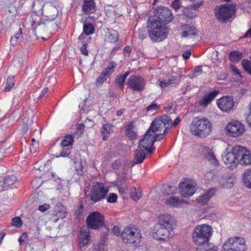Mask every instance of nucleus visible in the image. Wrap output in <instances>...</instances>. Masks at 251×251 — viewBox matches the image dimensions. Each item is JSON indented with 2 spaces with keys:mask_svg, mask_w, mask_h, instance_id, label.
Wrapping results in <instances>:
<instances>
[{
  "mask_svg": "<svg viewBox=\"0 0 251 251\" xmlns=\"http://www.w3.org/2000/svg\"><path fill=\"white\" fill-rule=\"evenodd\" d=\"M157 18L151 17L148 22V31L151 39L154 42H161L165 39L168 34L169 29L164 23L157 21Z\"/></svg>",
  "mask_w": 251,
  "mask_h": 251,
  "instance_id": "obj_1",
  "label": "nucleus"
},
{
  "mask_svg": "<svg viewBox=\"0 0 251 251\" xmlns=\"http://www.w3.org/2000/svg\"><path fill=\"white\" fill-rule=\"evenodd\" d=\"M212 131V123L207 118L204 117H195L190 126V132L193 135L200 138L208 136Z\"/></svg>",
  "mask_w": 251,
  "mask_h": 251,
  "instance_id": "obj_2",
  "label": "nucleus"
},
{
  "mask_svg": "<svg viewBox=\"0 0 251 251\" xmlns=\"http://www.w3.org/2000/svg\"><path fill=\"white\" fill-rule=\"evenodd\" d=\"M212 226L207 224L197 226L192 233L193 242L197 245H201L209 241L213 234Z\"/></svg>",
  "mask_w": 251,
  "mask_h": 251,
  "instance_id": "obj_3",
  "label": "nucleus"
},
{
  "mask_svg": "<svg viewBox=\"0 0 251 251\" xmlns=\"http://www.w3.org/2000/svg\"><path fill=\"white\" fill-rule=\"evenodd\" d=\"M123 241L126 244L138 247L141 243L142 234L140 229L135 226L125 227L121 234Z\"/></svg>",
  "mask_w": 251,
  "mask_h": 251,
  "instance_id": "obj_4",
  "label": "nucleus"
},
{
  "mask_svg": "<svg viewBox=\"0 0 251 251\" xmlns=\"http://www.w3.org/2000/svg\"><path fill=\"white\" fill-rule=\"evenodd\" d=\"M236 12V4H223L217 5L214 8L216 19L221 23H226L233 18Z\"/></svg>",
  "mask_w": 251,
  "mask_h": 251,
  "instance_id": "obj_5",
  "label": "nucleus"
},
{
  "mask_svg": "<svg viewBox=\"0 0 251 251\" xmlns=\"http://www.w3.org/2000/svg\"><path fill=\"white\" fill-rule=\"evenodd\" d=\"M246 244L244 238L233 236L228 238L222 245V251H246Z\"/></svg>",
  "mask_w": 251,
  "mask_h": 251,
  "instance_id": "obj_6",
  "label": "nucleus"
},
{
  "mask_svg": "<svg viewBox=\"0 0 251 251\" xmlns=\"http://www.w3.org/2000/svg\"><path fill=\"white\" fill-rule=\"evenodd\" d=\"M237 146H235L230 151L226 149L222 155V161L226 167L231 170L237 168L239 160L237 151Z\"/></svg>",
  "mask_w": 251,
  "mask_h": 251,
  "instance_id": "obj_7",
  "label": "nucleus"
},
{
  "mask_svg": "<svg viewBox=\"0 0 251 251\" xmlns=\"http://www.w3.org/2000/svg\"><path fill=\"white\" fill-rule=\"evenodd\" d=\"M109 191V187L102 182H97L94 185L91 191L90 199L95 202L104 199Z\"/></svg>",
  "mask_w": 251,
  "mask_h": 251,
  "instance_id": "obj_8",
  "label": "nucleus"
},
{
  "mask_svg": "<svg viewBox=\"0 0 251 251\" xmlns=\"http://www.w3.org/2000/svg\"><path fill=\"white\" fill-rule=\"evenodd\" d=\"M225 130L227 136L235 138L238 137L242 136L245 132V126L241 122L232 120L226 125Z\"/></svg>",
  "mask_w": 251,
  "mask_h": 251,
  "instance_id": "obj_9",
  "label": "nucleus"
},
{
  "mask_svg": "<svg viewBox=\"0 0 251 251\" xmlns=\"http://www.w3.org/2000/svg\"><path fill=\"white\" fill-rule=\"evenodd\" d=\"M172 232L168 227H165L155 224L151 228L150 234L154 239L160 241H165L172 235Z\"/></svg>",
  "mask_w": 251,
  "mask_h": 251,
  "instance_id": "obj_10",
  "label": "nucleus"
},
{
  "mask_svg": "<svg viewBox=\"0 0 251 251\" xmlns=\"http://www.w3.org/2000/svg\"><path fill=\"white\" fill-rule=\"evenodd\" d=\"M104 221V215L98 211H94L90 213L86 219L88 228L93 229H98L103 226Z\"/></svg>",
  "mask_w": 251,
  "mask_h": 251,
  "instance_id": "obj_11",
  "label": "nucleus"
},
{
  "mask_svg": "<svg viewBox=\"0 0 251 251\" xmlns=\"http://www.w3.org/2000/svg\"><path fill=\"white\" fill-rule=\"evenodd\" d=\"M179 194L184 198H190L196 192V184L186 178L182 179L178 185Z\"/></svg>",
  "mask_w": 251,
  "mask_h": 251,
  "instance_id": "obj_12",
  "label": "nucleus"
},
{
  "mask_svg": "<svg viewBox=\"0 0 251 251\" xmlns=\"http://www.w3.org/2000/svg\"><path fill=\"white\" fill-rule=\"evenodd\" d=\"M154 136L152 133L149 132V130H148L144 134L143 138L140 141L138 148L144 149L149 153H151L155 149L153 147L154 142L159 140Z\"/></svg>",
  "mask_w": 251,
  "mask_h": 251,
  "instance_id": "obj_13",
  "label": "nucleus"
},
{
  "mask_svg": "<svg viewBox=\"0 0 251 251\" xmlns=\"http://www.w3.org/2000/svg\"><path fill=\"white\" fill-rule=\"evenodd\" d=\"M151 17L157 18L156 21L162 23L168 24L174 19V16L171 11L165 7H158L154 10V15Z\"/></svg>",
  "mask_w": 251,
  "mask_h": 251,
  "instance_id": "obj_14",
  "label": "nucleus"
},
{
  "mask_svg": "<svg viewBox=\"0 0 251 251\" xmlns=\"http://www.w3.org/2000/svg\"><path fill=\"white\" fill-rule=\"evenodd\" d=\"M218 108L224 112L229 113L234 109L235 101L232 97L224 96L216 101Z\"/></svg>",
  "mask_w": 251,
  "mask_h": 251,
  "instance_id": "obj_15",
  "label": "nucleus"
},
{
  "mask_svg": "<svg viewBox=\"0 0 251 251\" xmlns=\"http://www.w3.org/2000/svg\"><path fill=\"white\" fill-rule=\"evenodd\" d=\"M237 152L239 163L245 166L251 165V151L247 147L237 145Z\"/></svg>",
  "mask_w": 251,
  "mask_h": 251,
  "instance_id": "obj_16",
  "label": "nucleus"
},
{
  "mask_svg": "<svg viewBox=\"0 0 251 251\" xmlns=\"http://www.w3.org/2000/svg\"><path fill=\"white\" fill-rule=\"evenodd\" d=\"M126 84L129 88L134 91H141L145 89L146 81L142 77L133 75L129 77Z\"/></svg>",
  "mask_w": 251,
  "mask_h": 251,
  "instance_id": "obj_17",
  "label": "nucleus"
},
{
  "mask_svg": "<svg viewBox=\"0 0 251 251\" xmlns=\"http://www.w3.org/2000/svg\"><path fill=\"white\" fill-rule=\"evenodd\" d=\"M164 127L161 121L156 118L152 122L150 127L148 129L149 132H151L154 134L157 139H162L164 137V134L166 133H164Z\"/></svg>",
  "mask_w": 251,
  "mask_h": 251,
  "instance_id": "obj_18",
  "label": "nucleus"
},
{
  "mask_svg": "<svg viewBox=\"0 0 251 251\" xmlns=\"http://www.w3.org/2000/svg\"><path fill=\"white\" fill-rule=\"evenodd\" d=\"M40 17L32 15L31 18L30 25L34 27V34L37 35L38 33H42L46 31V25L43 22H41Z\"/></svg>",
  "mask_w": 251,
  "mask_h": 251,
  "instance_id": "obj_19",
  "label": "nucleus"
},
{
  "mask_svg": "<svg viewBox=\"0 0 251 251\" xmlns=\"http://www.w3.org/2000/svg\"><path fill=\"white\" fill-rule=\"evenodd\" d=\"M156 224L161 226L168 227L173 231V217L170 214L164 213L160 215L158 217V221Z\"/></svg>",
  "mask_w": 251,
  "mask_h": 251,
  "instance_id": "obj_20",
  "label": "nucleus"
},
{
  "mask_svg": "<svg viewBox=\"0 0 251 251\" xmlns=\"http://www.w3.org/2000/svg\"><path fill=\"white\" fill-rule=\"evenodd\" d=\"M90 231L88 228H82L80 230L78 239L80 247L87 246L90 241Z\"/></svg>",
  "mask_w": 251,
  "mask_h": 251,
  "instance_id": "obj_21",
  "label": "nucleus"
},
{
  "mask_svg": "<svg viewBox=\"0 0 251 251\" xmlns=\"http://www.w3.org/2000/svg\"><path fill=\"white\" fill-rule=\"evenodd\" d=\"M165 203L170 207L179 208L184 205H187L188 202L186 201L180 199L178 197L171 196L166 200Z\"/></svg>",
  "mask_w": 251,
  "mask_h": 251,
  "instance_id": "obj_22",
  "label": "nucleus"
},
{
  "mask_svg": "<svg viewBox=\"0 0 251 251\" xmlns=\"http://www.w3.org/2000/svg\"><path fill=\"white\" fill-rule=\"evenodd\" d=\"M52 215L57 218L54 219V222L56 223L59 219L65 218L67 215L66 207L60 202H58L53 209Z\"/></svg>",
  "mask_w": 251,
  "mask_h": 251,
  "instance_id": "obj_23",
  "label": "nucleus"
},
{
  "mask_svg": "<svg viewBox=\"0 0 251 251\" xmlns=\"http://www.w3.org/2000/svg\"><path fill=\"white\" fill-rule=\"evenodd\" d=\"M216 191L214 188H211L205 192L203 195L199 196L196 199L197 202L201 205H205L214 196Z\"/></svg>",
  "mask_w": 251,
  "mask_h": 251,
  "instance_id": "obj_24",
  "label": "nucleus"
},
{
  "mask_svg": "<svg viewBox=\"0 0 251 251\" xmlns=\"http://www.w3.org/2000/svg\"><path fill=\"white\" fill-rule=\"evenodd\" d=\"M218 93V91L214 90L205 94L201 100L200 105L203 107H206L216 98Z\"/></svg>",
  "mask_w": 251,
  "mask_h": 251,
  "instance_id": "obj_25",
  "label": "nucleus"
},
{
  "mask_svg": "<svg viewBox=\"0 0 251 251\" xmlns=\"http://www.w3.org/2000/svg\"><path fill=\"white\" fill-rule=\"evenodd\" d=\"M204 157L205 159L214 166H217L219 164L212 149L207 147L203 148Z\"/></svg>",
  "mask_w": 251,
  "mask_h": 251,
  "instance_id": "obj_26",
  "label": "nucleus"
},
{
  "mask_svg": "<svg viewBox=\"0 0 251 251\" xmlns=\"http://www.w3.org/2000/svg\"><path fill=\"white\" fill-rule=\"evenodd\" d=\"M145 150L140 149L136 150L134 153V157L132 161L131 165L134 166L137 164L141 163L146 158Z\"/></svg>",
  "mask_w": 251,
  "mask_h": 251,
  "instance_id": "obj_27",
  "label": "nucleus"
},
{
  "mask_svg": "<svg viewBox=\"0 0 251 251\" xmlns=\"http://www.w3.org/2000/svg\"><path fill=\"white\" fill-rule=\"evenodd\" d=\"M119 39L117 31L112 29H107L104 35V41L111 43H116Z\"/></svg>",
  "mask_w": 251,
  "mask_h": 251,
  "instance_id": "obj_28",
  "label": "nucleus"
},
{
  "mask_svg": "<svg viewBox=\"0 0 251 251\" xmlns=\"http://www.w3.org/2000/svg\"><path fill=\"white\" fill-rule=\"evenodd\" d=\"M82 10L86 13H93L96 11V4L93 0H84L82 4Z\"/></svg>",
  "mask_w": 251,
  "mask_h": 251,
  "instance_id": "obj_29",
  "label": "nucleus"
},
{
  "mask_svg": "<svg viewBox=\"0 0 251 251\" xmlns=\"http://www.w3.org/2000/svg\"><path fill=\"white\" fill-rule=\"evenodd\" d=\"M235 181V178L229 175H225L222 176L220 183L224 188H230L233 187Z\"/></svg>",
  "mask_w": 251,
  "mask_h": 251,
  "instance_id": "obj_30",
  "label": "nucleus"
},
{
  "mask_svg": "<svg viewBox=\"0 0 251 251\" xmlns=\"http://www.w3.org/2000/svg\"><path fill=\"white\" fill-rule=\"evenodd\" d=\"M181 36L183 37H190L197 33V29L194 26L184 25L181 26Z\"/></svg>",
  "mask_w": 251,
  "mask_h": 251,
  "instance_id": "obj_31",
  "label": "nucleus"
},
{
  "mask_svg": "<svg viewBox=\"0 0 251 251\" xmlns=\"http://www.w3.org/2000/svg\"><path fill=\"white\" fill-rule=\"evenodd\" d=\"M16 181L17 178L15 176H8L2 181H0V188L3 190H7L8 186L14 184Z\"/></svg>",
  "mask_w": 251,
  "mask_h": 251,
  "instance_id": "obj_32",
  "label": "nucleus"
},
{
  "mask_svg": "<svg viewBox=\"0 0 251 251\" xmlns=\"http://www.w3.org/2000/svg\"><path fill=\"white\" fill-rule=\"evenodd\" d=\"M44 2L43 0H34L33 3L34 14L40 17L43 13Z\"/></svg>",
  "mask_w": 251,
  "mask_h": 251,
  "instance_id": "obj_33",
  "label": "nucleus"
},
{
  "mask_svg": "<svg viewBox=\"0 0 251 251\" xmlns=\"http://www.w3.org/2000/svg\"><path fill=\"white\" fill-rule=\"evenodd\" d=\"M242 181L246 188L251 189V168L245 170L242 175Z\"/></svg>",
  "mask_w": 251,
  "mask_h": 251,
  "instance_id": "obj_34",
  "label": "nucleus"
},
{
  "mask_svg": "<svg viewBox=\"0 0 251 251\" xmlns=\"http://www.w3.org/2000/svg\"><path fill=\"white\" fill-rule=\"evenodd\" d=\"M94 32V27L93 25L90 23H84L83 27V32L79 36L78 39L81 40L83 39L84 35H90Z\"/></svg>",
  "mask_w": 251,
  "mask_h": 251,
  "instance_id": "obj_35",
  "label": "nucleus"
},
{
  "mask_svg": "<svg viewBox=\"0 0 251 251\" xmlns=\"http://www.w3.org/2000/svg\"><path fill=\"white\" fill-rule=\"evenodd\" d=\"M34 115L32 114L30 118L29 117H25L23 119V125L22 127V132L24 134H26L30 129V126L33 123L32 118Z\"/></svg>",
  "mask_w": 251,
  "mask_h": 251,
  "instance_id": "obj_36",
  "label": "nucleus"
},
{
  "mask_svg": "<svg viewBox=\"0 0 251 251\" xmlns=\"http://www.w3.org/2000/svg\"><path fill=\"white\" fill-rule=\"evenodd\" d=\"M133 122H130L127 126L126 134L130 139L133 140L137 138V135L136 132L134 130V126Z\"/></svg>",
  "mask_w": 251,
  "mask_h": 251,
  "instance_id": "obj_37",
  "label": "nucleus"
},
{
  "mask_svg": "<svg viewBox=\"0 0 251 251\" xmlns=\"http://www.w3.org/2000/svg\"><path fill=\"white\" fill-rule=\"evenodd\" d=\"M26 60V57L25 56L23 57L22 53H18L14 56L13 63L15 66L19 67L25 64Z\"/></svg>",
  "mask_w": 251,
  "mask_h": 251,
  "instance_id": "obj_38",
  "label": "nucleus"
},
{
  "mask_svg": "<svg viewBox=\"0 0 251 251\" xmlns=\"http://www.w3.org/2000/svg\"><path fill=\"white\" fill-rule=\"evenodd\" d=\"M157 119L160 120L162 124L164 125V126H165L164 133H166L167 130L172 126V120L171 118L167 115H165Z\"/></svg>",
  "mask_w": 251,
  "mask_h": 251,
  "instance_id": "obj_39",
  "label": "nucleus"
},
{
  "mask_svg": "<svg viewBox=\"0 0 251 251\" xmlns=\"http://www.w3.org/2000/svg\"><path fill=\"white\" fill-rule=\"evenodd\" d=\"M22 31L20 28L18 32L10 39V43L12 46H16L20 43L22 39Z\"/></svg>",
  "mask_w": 251,
  "mask_h": 251,
  "instance_id": "obj_40",
  "label": "nucleus"
},
{
  "mask_svg": "<svg viewBox=\"0 0 251 251\" xmlns=\"http://www.w3.org/2000/svg\"><path fill=\"white\" fill-rule=\"evenodd\" d=\"M112 126L110 124H106L101 128V133L103 140H106L110 134Z\"/></svg>",
  "mask_w": 251,
  "mask_h": 251,
  "instance_id": "obj_41",
  "label": "nucleus"
},
{
  "mask_svg": "<svg viewBox=\"0 0 251 251\" xmlns=\"http://www.w3.org/2000/svg\"><path fill=\"white\" fill-rule=\"evenodd\" d=\"M197 251H218V247L212 244H208L198 247Z\"/></svg>",
  "mask_w": 251,
  "mask_h": 251,
  "instance_id": "obj_42",
  "label": "nucleus"
},
{
  "mask_svg": "<svg viewBox=\"0 0 251 251\" xmlns=\"http://www.w3.org/2000/svg\"><path fill=\"white\" fill-rule=\"evenodd\" d=\"M116 64L114 62H111L107 67L102 71L103 75H106L107 77L114 72Z\"/></svg>",
  "mask_w": 251,
  "mask_h": 251,
  "instance_id": "obj_43",
  "label": "nucleus"
},
{
  "mask_svg": "<svg viewBox=\"0 0 251 251\" xmlns=\"http://www.w3.org/2000/svg\"><path fill=\"white\" fill-rule=\"evenodd\" d=\"M74 142V138L72 135H68L64 137L61 142L62 147H71Z\"/></svg>",
  "mask_w": 251,
  "mask_h": 251,
  "instance_id": "obj_44",
  "label": "nucleus"
},
{
  "mask_svg": "<svg viewBox=\"0 0 251 251\" xmlns=\"http://www.w3.org/2000/svg\"><path fill=\"white\" fill-rule=\"evenodd\" d=\"M142 196L141 190L138 188L134 187L130 194V196L134 201L139 200Z\"/></svg>",
  "mask_w": 251,
  "mask_h": 251,
  "instance_id": "obj_45",
  "label": "nucleus"
},
{
  "mask_svg": "<svg viewBox=\"0 0 251 251\" xmlns=\"http://www.w3.org/2000/svg\"><path fill=\"white\" fill-rule=\"evenodd\" d=\"M229 56L231 61L237 62L242 58V53L240 51H233L230 52Z\"/></svg>",
  "mask_w": 251,
  "mask_h": 251,
  "instance_id": "obj_46",
  "label": "nucleus"
},
{
  "mask_svg": "<svg viewBox=\"0 0 251 251\" xmlns=\"http://www.w3.org/2000/svg\"><path fill=\"white\" fill-rule=\"evenodd\" d=\"M202 69L201 66H197L194 71L189 74L188 76L191 78H196L202 74Z\"/></svg>",
  "mask_w": 251,
  "mask_h": 251,
  "instance_id": "obj_47",
  "label": "nucleus"
},
{
  "mask_svg": "<svg viewBox=\"0 0 251 251\" xmlns=\"http://www.w3.org/2000/svg\"><path fill=\"white\" fill-rule=\"evenodd\" d=\"M117 187L119 189V193L123 196L126 195V190L127 189V185L125 183V182H121L118 181H117Z\"/></svg>",
  "mask_w": 251,
  "mask_h": 251,
  "instance_id": "obj_48",
  "label": "nucleus"
},
{
  "mask_svg": "<svg viewBox=\"0 0 251 251\" xmlns=\"http://www.w3.org/2000/svg\"><path fill=\"white\" fill-rule=\"evenodd\" d=\"M170 80L166 79H159L156 82V85L159 86L162 89H164L168 87L170 85Z\"/></svg>",
  "mask_w": 251,
  "mask_h": 251,
  "instance_id": "obj_49",
  "label": "nucleus"
},
{
  "mask_svg": "<svg viewBox=\"0 0 251 251\" xmlns=\"http://www.w3.org/2000/svg\"><path fill=\"white\" fill-rule=\"evenodd\" d=\"M14 82L15 80L14 76H9L7 78L6 87L4 89L5 92L9 91L13 87L14 85Z\"/></svg>",
  "mask_w": 251,
  "mask_h": 251,
  "instance_id": "obj_50",
  "label": "nucleus"
},
{
  "mask_svg": "<svg viewBox=\"0 0 251 251\" xmlns=\"http://www.w3.org/2000/svg\"><path fill=\"white\" fill-rule=\"evenodd\" d=\"M71 147H62V151L60 152V155L57 156V157L59 156L63 157L68 156L71 153Z\"/></svg>",
  "mask_w": 251,
  "mask_h": 251,
  "instance_id": "obj_51",
  "label": "nucleus"
},
{
  "mask_svg": "<svg viewBox=\"0 0 251 251\" xmlns=\"http://www.w3.org/2000/svg\"><path fill=\"white\" fill-rule=\"evenodd\" d=\"M242 65L245 70L251 75V62L247 60H244L242 62Z\"/></svg>",
  "mask_w": 251,
  "mask_h": 251,
  "instance_id": "obj_52",
  "label": "nucleus"
},
{
  "mask_svg": "<svg viewBox=\"0 0 251 251\" xmlns=\"http://www.w3.org/2000/svg\"><path fill=\"white\" fill-rule=\"evenodd\" d=\"M75 170L77 174L81 175L83 174V167L81 161L75 162Z\"/></svg>",
  "mask_w": 251,
  "mask_h": 251,
  "instance_id": "obj_53",
  "label": "nucleus"
},
{
  "mask_svg": "<svg viewBox=\"0 0 251 251\" xmlns=\"http://www.w3.org/2000/svg\"><path fill=\"white\" fill-rule=\"evenodd\" d=\"M12 225L17 228L20 227L22 226V221L19 217H16L12 219L11 222Z\"/></svg>",
  "mask_w": 251,
  "mask_h": 251,
  "instance_id": "obj_54",
  "label": "nucleus"
},
{
  "mask_svg": "<svg viewBox=\"0 0 251 251\" xmlns=\"http://www.w3.org/2000/svg\"><path fill=\"white\" fill-rule=\"evenodd\" d=\"M179 74L176 73L175 75H170L168 76V80H170V85L173 84H176L177 81L178 80Z\"/></svg>",
  "mask_w": 251,
  "mask_h": 251,
  "instance_id": "obj_55",
  "label": "nucleus"
},
{
  "mask_svg": "<svg viewBox=\"0 0 251 251\" xmlns=\"http://www.w3.org/2000/svg\"><path fill=\"white\" fill-rule=\"evenodd\" d=\"M126 79H125L122 75H119L116 76L115 81L117 84L119 85V87L123 88Z\"/></svg>",
  "mask_w": 251,
  "mask_h": 251,
  "instance_id": "obj_56",
  "label": "nucleus"
},
{
  "mask_svg": "<svg viewBox=\"0 0 251 251\" xmlns=\"http://www.w3.org/2000/svg\"><path fill=\"white\" fill-rule=\"evenodd\" d=\"M117 195L115 193H110L106 198L107 201L109 203H114L117 200Z\"/></svg>",
  "mask_w": 251,
  "mask_h": 251,
  "instance_id": "obj_57",
  "label": "nucleus"
},
{
  "mask_svg": "<svg viewBox=\"0 0 251 251\" xmlns=\"http://www.w3.org/2000/svg\"><path fill=\"white\" fill-rule=\"evenodd\" d=\"M50 11L53 14L50 16V18L51 20H54L55 18L57 16L58 14V10L57 9V8L53 6H50Z\"/></svg>",
  "mask_w": 251,
  "mask_h": 251,
  "instance_id": "obj_58",
  "label": "nucleus"
},
{
  "mask_svg": "<svg viewBox=\"0 0 251 251\" xmlns=\"http://www.w3.org/2000/svg\"><path fill=\"white\" fill-rule=\"evenodd\" d=\"M107 77L106 75H103L101 73V75L97 78L96 83L97 85H101L107 79Z\"/></svg>",
  "mask_w": 251,
  "mask_h": 251,
  "instance_id": "obj_59",
  "label": "nucleus"
},
{
  "mask_svg": "<svg viewBox=\"0 0 251 251\" xmlns=\"http://www.w3.org/2000/svg\"><path fill=\"white\" fill-rule=\"evenodd\" d=\"M159 107V105H157L155 103H152L151 104L149 105L146 110L147 111H151L152 112L156 109H157Z\"/></svg>",
  "mask_w": 251,
  "mask_h": 251,
  "instance_id": "obj_60",
  "label": "nucleus"
},
{
  "mask_svg": "<svg viewBox=\"0 0 251 251\" xmlns=\"http://www.w3.org/2000/svg\"><path fill=\"white\" fill-rule=\"evenodd\" d=\"M84 208L83 205L81 204L75 212V215L77 217L80 218L83 215Z\"/></svg>",
  "mask_w": 251,
  "mask_h": 251,
  "instance_id": "obj_61",
  "label": "nucleus"
},
{
  "mask_svg": "<svg viewBox=\"0 0 251 251\" xmlns=\"http://www.w3.org/2000/svg\"><path fill=\"white\" fill-rule=\"evenodd\" d=\"M180 0H174L172 2V6L176 10L180 7Z\"/></svg>",
  "mask_w": 251,
  "mask_h": 251,
  "instance_id": "obj_62",
  "label": "nucleus"
},
{
  "mask_svg": "<svg viewBox=\"0 0 251 251\" xmlns=\"http://www.w3.org/2000/svg\"><path fill=\"white\" fill-rule=\"evenodd\" d=\"M249 113L247 118V122L248 125L251 127V101L249 105Z\"/></svg>",
  "mask_w": 251,
  "mask_h": 251,
  "instance_id": "obj_63",
  "label": "nucleus"
},
{
  "mask_svg": "<svg viewBox=\"0 0 251 251\" xmlns=\"http://www.w3.org/2000/svg\"><path fill=\"white\" fill-rule=\"evenodd\" d=\"M50 206L49 204L45 203L43 205H40L38 206V210L41 212H44L49 209Z\"/></svg>",
  "mask_w": 251,
  "mask_h": 251,
  "instance_id": "obj_64",
  "label": "nucleus"
}]
</instances>
